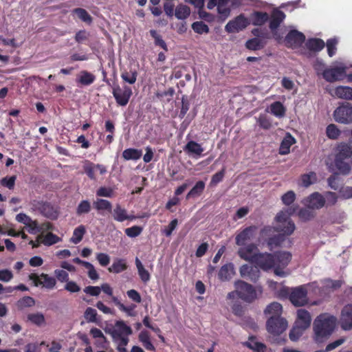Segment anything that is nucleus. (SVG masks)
<instances>
[{"label": "nucleus", "mask_w": 352, "mask_h": 352, "mask_svg": "<svg viewBox=\"0 0 352 352\" xmlns=\"http://www.w3.org/2000/svg\"><path fill=\"white\" fill-rule=\"evenodd\" d=\"M127 266L124 259H116L113 264L108 268V270L112 273H120L126 269Z\"/></svg>", "instance_id": "obj_42"}, {"label": "nucleus", "mask_w": 352, "mask_h": 352, "mask_svg": "<svg viewBox=\"0 0 352 352\" xmlns=\"http://www.w3.org/2000/svg\"><path fill=\"white\" fill-rule=\"evenodd\" d=\"M83 169L91 179H96L95 172L96 168L95 164L86 161L83 166Z\"/></svg>", "instance_id": "obj_52"}, {"label": "nucleus", "mask_w": 352, "mask_h": 352, "mask_svg": "<svg viewBox=\"0 0 352 352\" xmlns=\"http://www.w3.org/2000/svg\"><path fill=\"white\" fill-rule=\"evenodd\" d=\"M250 24L248 19L240 14L233 20L230 21L225 26V30L228 33L239 32Z\"/></svg>", "instance_id": "obj_11"}, {"label": "nucleus", "mask_w": 352, "mask_h": 352, "mask_svg": "<svg viewBox=\"0 0 352 352\" xmlns=\"http://www.w3.org/2000/svg\"><path fill=\"white\" fill-rule=\"evenodd\" d=\"M293 212L294 210L291 209L279 212L275 218L276 222V228L270 226L263 228L261 231V238L264 239L270 236L274 231L282 232L284 235H291L296 228L294 223L289 218Z\"/></svg>", "instance_id": "obj_3"}, {"label": "nucleus", "mask_w": 352, "mask_h": 352, "mask_svg": "<svg viewBox=\"0 0 352 352\" xmlns=\"http://www.w3.org/2000/svg\"><path fill=\"white\" fill-rule=\"evenodd\" d=\"M135 265L138 270V275L144 283H147L151 278V275L146 270L140 260L137 257L135 260Z\"/></svg>", "instance_id": "obj_34"}, {"label": "nucleus", "mask_w": 352, "mask_h": 352, "mask_svg": "<svg viewBox=\"0 0 352 352\" xmlns=\"http://www.w3.org/2000/svg\"><path fill=\"white\" fill-rule=\"evenodd\" d=\"M287 326V322L283 318H268L267 321V330L273 335L281 334L286 330Z\"/></svg>", "instance_id": "obj_10"}, {"label": "nucleus", "mask_w": 352, "mask_h": 352, "mask_svg": "<svg viewBox=\"0 0 352 352\" xmlns=\"http://www.w3.org/2000/svg\"><path fill=\"white\" fill-rule=\"evenodd\" d=\"M112 214L114 220L118 222H123L126 220H133L135 219V216L129 214L126 210L119 204L116 206L112 211Z\"/></svg>", "instance_id": "obj_21"}, {"label": "nucleus", "mask_w": 352, "mask_h": 352, "mask_svg": "<svg viewBox=\"0 0 352 352\" xmlns=\"http://www.w3.org/2000/svg\"><path fill=\"white\" fill-rule=\"evenodd\" d=\"M72 13L77 15V16L83 22L91 24L92 22V17L91 15L83 8H76L72 10Z\"/></svg>", "instance_id": "obj_46"}, {"label": "nucleus", "mask_w": 352, "mask_h": 352, "mask_svg": "<svg viewBox=\"0 0 352 352\" xmlns=\"http://www.w3.org/2000/svg\"><path fill=\"white\" fill-rule=\"evenodd\" d=\"M97 311L92 307H87L85 311L84 317L88 322L96 321Z\"/></svg>", "instance_id": "obj_57"}, {"label": "nucleus", "mask_w": 352, "mask_h": 352, "mask_svg": "<svg viewBox=\"0 0 352 352\" xmlns=\"http://www.w3.org/2000/svg\"><path fill=\"white\" fill-rule=\"evenodd\" d=\"M296 199V194L293 190H289L282 195L281 200L283 204L286 206L291 205Z\"/></svg>", "instance_id": "obj_56"}, {"label": "nucleus", "mask_w": 352, "mask_h": 352, "mask_svg": "<svg viewBox=\"0 0 352 352\" xmlns=\"http://www.w3.org/2000/svg\"><path fill=\"white\" fill-rule=\"evenodd\" d=\"M243 344L254 352H265L267 349L263 343L258 342L254 336L249 337L248 340Z\"/></svg>", "instance_id": "obj_25"}, {"label": "nucleus", "mask_w": 352, "mask_h": 352, "mask_svg": "<svg viewBox=\"0 0 352 352\" xmlns=\"http://www.w3.org/2000/svg\"><path fill=\"white\" fill-rule=\"evenodd\" d=\"M205 188V183L199 181L196 183L195 186L189 191L186 195V199L199 196Z\"/></svg>", "instance_id": "obj_45"}, {"label": "nucleus", "mask_w": 352, "mask_h": 352, "mask_svg": "<svg viewBox=\"0 0 352 352\" xmlns=\"http://www.w3.org/2000/svg\"><path fill=\"white\" fill-rule=\"evenodd\" d=\"M326 134L329 139L336 140L340 135L341 131L336 124H331L327 126Z\"/></svg>", "instance_id": "obj_47"}, {"label": "nucleus", "mask_w": 352, "mask_h": 352, "mask_svg": "<svg viewBox=\"0 0 352 352\" xmlns=\"http://www.w3.org/2000/svg\"><path fill=\"white\" fill-rule=\"evenodd\" d=\"M307 292L304 286L294 288L289 295L292 303L295 306H303L307 303Z\"/></svg>", "instance_id": "obj_13"}, {"label": "nucleus", "mask_w": 352, "mask_h": 352, "mask_svg": "<svg viewBox=\"0 0 352 352\" xmlns=\"http://www.w3.org/2000/svg\"><path fill=\"white\" fill-rule=\"evenodd\" d=\"M232 0H219L217 2V11L221 17L226 19L230 14Z\"/></svg>", "instance_id": "obj_24"}, {"label": "nucleus", "mask_w": 352, "mask_h": 352, "mask_svg": "<svg viewBox=\"0 0 352 352\" xmlns=\"http://www.w3.org/2000/svg\"><path fill=\"white\" fill-rule=\"evenodd\" d=\"M91 208V206L90 202L88 200H82L77 206L76 214L78 215L87 214L90 212Z\"/></svg>", "instance_id": "obj_51"}, {"label": "nucleus", "mask_w": 352, "mask_h": 352, "mask_svg": "<svg viewBox=\"0 0 352 352\" xmlns=\"http://www.w3.org/2000/svg\"><path fill=\"white\" fill-rule=\"evenodd\" d=\"M285 240V238L282 235H278L272 238H270L267 241V245L272 250L281 245Z\"/></svg>", "instance_id": "obj_54"}, {"label": "nucleus", "mask_w": 352, "mask_h": 352, "mask_svg": "<svg viewBox=\"0 0 352 352\" xmlns=\"http://www.w3.org/2000/svg\"><path fill=\"white\" fill-rule=\"evenodd\" d=\"M338 152L336 155V158L345 160L352 156V146L346 144H342L339 145L338 147Z\"/></svg>", "instance_id": "obj_36"}, {"label": "nucleus", "mask_w": 352, "mask_h": 352, "mask_svg": "<svg viewBox=\"0 0 352 352\" xmlns=\"http://www.w3.org/2000/svg\"><path fill=\"white\" fill-rule=\"evenodd\" d=\"M269 19V15L266 12H254L250 16L249 22L254 25H262Z\"/></svg>", "instance_id": "obj_28"}, {"label": "nucleus", "mask_w": 352, "mask_h": 352, "mask_svg": "<svg viewBox=\"0 0 352 352\" xmlns=\"http://www.w3.org/2000/svg\"><path fill=\"white\" fill-rule=\"evenodd\" d=\"M306 329L294 324L289 333V338L292 341H297L303 334Z\"/></svg>", "instance_id": "obj_48"}, {"label": "nucleus", "mask_w": 352, "mask_h": 352, "mask_svg": "<svg viewBox=\"0 0 352 352\" xmlns=\"http://www.w3.org/2000/svg\"><path fill=\"white\" fill-rule=\"evenodd\" d=\"M112 94L118 105L126 106L132 95V90L128 86L120 87L115 85L113 87Z\"/></svg>", "instance_id": "obj_8"}, {"label": "nucleus", "mask_w": 352, "mask_h": 352, "mask_svg": "<svg viewBox=\"0 0 352 352\" xmlns=\"http://www.w3.org/2000/svg\"><path fill=\"white\" fill-rule=\"evenodd\" d=\"M292 257V254L287 251H280L274 254L259 252L256 254L252 264L263 271L273 269L276 276L284 277L287 274L284 269L290 263Z\"/></svg>", "instance_id": "obj_1"}, {"label": "nucleus", "mask_w": 352, "mask_h": 352, "mask_svg": "<svg viewBox=\"0 0 352 352\" xmlns=\"http://www.w3.org/2000/svg\"><path fill=\"white\" fill-rule=\"evenodd\" d=\"M245 46L249 50H258L261 49L264 45L261 39L254 38L248 40L245 43Z\"/></svg>", "instance_id": "obj_50"}, {"label": "nucleus", "mask_w": 352, "mask_h": 352, "mask_svg": "<svg viewBox=\"0 0 352 352\" xmlns=\"http://www.w3.org/2000/svg\"><path fill=\"white\" fill-rule=\"evenodd\" d=\"M137 72L135 71L133 72H124L121 74V78L122 80L128 82L131 85H133L135 82L137 80Z\"/></svg>", "instance_id": "obj_55"}, {"label": "nucleus", "mask_w": 352, "mask_h": 352, "mask_svg": "<svg viewBox=\"0 0 352 352\" xmlns=\"http://www.w3.org/2000/svg\"><path fill=\"white\" fill-rule=\"evenodd\" d=\"M256 232V226H252L245 228L236 235V244L239 246H243L245 245L247 242L254 239Z\"/></svg>", "instance_id": "obj_15"}, {"label": "nucleus", "mask_w": 352, "mask_h": 352, "mask_svg": "<svg viewBox=\"0 0 352 352\" xmlns=\"http://www.w3.org/2000/svg\"><path fill=\"white\" fill-rule=\"evenodd\" d=\"M282 311V305L278 302H274L267 306L264 314L268 316L269 318H280Z\"/></svg>", "instance_id": "obj_23"}, {"label": "nucleus", "mask_w": 352, "mask_h": 352, "mask_svg": "<svg viewBox=\"0 0 352 352\" xmlns=\"http://www.w3.org/2000/svg\"><path fill=\"white\" fill-rule=\"evenodd\" d=\"M28 320L38 327H41L45 324V319L44 315L40 312L28 314Z\"/></svg>", "instance_id": "obj_43"}, {"label": "nucleus", "mask_w": 352, "mask_h": 352, "mask_svg": "<svg viewBox=\"0 0 352 352\" xmlns=\"http://www.w3.org/2000/svg\"><path fill=\"white\" fill-rule=\"evenodd\" d=\"M133 333L132 328L124 320H117L115 322L113 329L111 332L114 340H121L122 344L129 343V337Z\"/></svg>", "instance_id": "obj_6"}, {"label": "nucleus", "mask_w": 352, "mask_h": 352, "mask_svg": "<svg viewBox=\"0 0 352 352\" xmlns=\"http://www.w3.org/2000/svg\"><path fill=\"white\" fill-rule=\"evenodd\" d=\"M64 289L70 293H77L80 291V287L73 280H68L65 283Z\"/></svg>", "instance_id": "obj_64"}, {"label": "nucleus", "mask_w": 352, "mask_h": 352, "mask_svg": "<svg viewBox=\"0 0 352 352\" xmlns=\"http://www.w3.org/2000/svg\"><path fill=\"white\" fill-rule=\"evenodd\" d=\"M234 267L232 263H228L223 265L219 272V277L221 280L230 279L234 274Z\"/></svg>", "instance_id": "obj_29"}, {"label": "nucleus", "mask_w": 352, "mask_h": 352, "mask_svg": "<svg viewBox=\"0 0 352 352\" xmlns=\"http://www.w3.org/2000/svg\"><path fill=\"white\" fill-rule=\"evenodd\" d=\"M192 30L197 34L208 33L209 32L208 26L202 21H196L192 24Z\"/></svg>", "instance_id": "obj_53"}, {"label": "nucleus", "mask_w": 352, "mask_h": 352, "mask_svg": "<svg viewBox=\"0 0 352 352\" xmlns=\"http://www.w3.org/2000/svg\"><path fill=\"white\" fill-rule=\"evenodd\" d=\"M142 155V150L136 148H127L122 152V157L125 160H138Z\"/></svg>", "instance_id": "obj_35"}, {"label": "nucleus", "mask_w": 352, "mask_h": 352, "mask_svg": "<svg viewBox=\"0 0 352 352\" xmlns=\"http://www.w3.org/2000/svg\"><path fill=\"white\" fill-rule=\"evenodd\" d=\"M30 279L33 281L35 286L42 285L48 289L54 288L56 284V280L54 277L43 273L41 275L32 274L30 275Z\"/></svg>", "instance_id": "obj_12"}, {"label": "nucleus", "mask_w": 352, "mask_h": 352, "mask_svg": "<svg viewBox=\"0 0 352 352\" xmlns=\"http://www.w3.org/2000/svg\"><path fill=\"white\" fill-rule=\"evenodd\" d=\"M257 253H259V251L258 250L257 245L254 243H249L240 246L237 251V254L241 258L251 263H253L254 257H256Z\"/></svg>", "instance_id": "obj_14"}, {"label": "nucleus", "mask_w": 352, "mask_h": 352, "mask_svg": "<svg viewBox=\"0 0 352 352\" xmlns=\"http://www.w3.org/2000/svg\"><path fill=\"white\" fill-rule=\"evenodd\" d=\"M296 314L297 317L294 324L306 329H308L311 322V316L310 313L304 309H300L297 311Z\"/></svg>", "instance_id": "obj_20"}, {"label": "nucleus", "mask_w": 352, "mask_h": 352, "mask_svg": "<svg viewBox=\"0 0 352 352\" xmlns=\"http://www.w3.org/2000/svg\"><path fill=\"white\" fill-rule=\"evenodd\" d=\"M285 19V14L283 12L279 10L278 9H274L272 11L270 21V28L271 30L275 31Z\"/></svg>", "instance_id": "obj_22"}, {"label": "nucleus", "mask_w": 352, "mask_h": 352, "mask_svg": "<svg viewBox=\"0 0 352 352\" xmlns=\"http://www.w3.org/2000/svg\"><path fill=\"white\" fill-rule=\"evenodd\" d=\"M85 232L86 228L85 226H78L77 228L74 229L73 232V235L70 239V241L74 244H78L82 241Z\"/></svg>", "instance_id": "obj_38"}, {"label": "nucleus", "mask_w": 352, "mask_h": 352, "mask_svg": "<svg viewBox=\"0 0 352 352\" xmlns=\"http://www.w3.org/2000/svg\"><path fill=\"white\" fill-rule=\"evenodd\" d=\"M333 118L336 122L344 124L352 122V104L343 103L333 111Z\"/></svg>", "instance_id": "obj_7"}, {"label": "nucleus", "mask_w": 352, "mask_h": 352, "mask_svg": "<svg viewBox=\"0 0 352 352\" xmlns=\"http://www.w3.org/2000/svg\"><path fill=\"white\" fill-rule=\"evenodd\" d=\"M256 120L262 129H269L272 126L270 120L265 115H260L258 118H256Z\"/></svg>", "instance_id": "obj_58"}, {"label": "nucleus", "mask_w": 352, "mask_h": 352, "mask_svg": "<svg viewBox=\"0 0 352 352\" xmlns=\"http://www.w3.org/2000/svg\"><path fill=\"white\" fill-rule=\"evenodd\" d=\"M298 214L299 218L303 221L311 220L314 217V213L309 209L306 208L300 210Z\"/></svg>", "instance_id": "obj_61"}, {"label": "nucleus", "mask_w": 352, "mask_h": 352, "mask_svg": "<svg viewBox=\"0 0 352 352\" xmlns=\"http://www.w3.org/2000/svg\"><path fill=\"white\" fill-rule=\"evenodd\" d=\"M76 80L81 85H89L95 80V76L87 71H82L79 74Z\"/></svg>", "instance_id": "obj_39"}, {"label": "nucleus", "mask_w": 352, "mask_h": 352, "mask_svg": "<svg viewBox=\"0 0 352 352\" xmlns=\"http://www.w3.org/2000/svg\"><path fill=\"white\" fill-rule=\"evenodd\" d=\"M240 276L252 282H256L261 276V272L258 268L254 265L244 264L239 268Z\"/></svg>", "instance_id": "obj_16"}, {"label": "nucleus", "mask_w": 352, "mask_h": 352, "mask_svg": "<svg viewBox=\"0 0 352 352\" xmlns=\"http://www.w3.org/2000/svg\"><path fill=\"white\" fill-rule=\"evenodd\" d=\"M184 151L190 155L200 157L204 149L201 144L192 140L186 144Z\"/></svg>", "instance_id": "obj_27"}, {"label": "nucleus", "mask_w": 352, "mask_h": 352, "mask_svg": "<svg viewBox=\"0 0 352 352\" xmlns=\"http://www.w3.org/2000/svg\"><path fill=\"white\" fill-rule=\"evenodd\" d=\"M190 14V9L188 6L179 4L175 8V15L178 19H186Z\"/></svg>", "instance_id": "obj_44"}, {"label": "nucleus", "mask_w": 352, "mask_h": 352, "mask_svg": "<svg viewBox=\"0 0 352 352\" xmlns=\"http://www.w3.org/2000/svg\"><path fill=\"white\" fill-rule=\"evenodd\" d=\"M34 305V300L30 296H25L17 302V306L20 309L32 307Z\"/></svg>", "instance_id": "obj_60"}, {"label": "nucleus", "mask_w": 352, "mask_h": 352, "mask_svg": "<svg viewBox=\"0 0 352 352\" xmlns=\"http://www.w3.org/2000/svg\"><path fill=\"white\" fill-rule=\"evenodd\" d=\"M45 342H41V343L38 342H32L25 345L24 348V352H40L41 351V346L45 345Z\"/></svg>", "instance_id": "obj_59"}, {"label": "nucleus", "mask_w": 352, "mask_h": 352, "mask_svg": "<svg viewBox=\"0 0 352 352\" xmlns=\"http://www.w3.org/2000/svg\"><path fill=\"white\" fill-rule=\"evenodd\" d=\"M305 39V36L302 33L297 30H291L285 36V42L288 47L297 48L302 44Z\"/></svg>", "instance_id": "obj_17"}, {"label": "nucleus", "mask_w": 352, "mask_h": 352, "mask_svg": "<svg viewBox=\"0 0 352 352\" xmlns=\"http://www.w3.org/2000/svg\"><path fill=\"white\" fill-rule=\"evenodd\" d=\"M338 41L336 38H331L327 41V52L330 57H332L336 52Z\"/></svg>", "instance_id": "obj_62"}, {"label": "nucleus", "mask_w": 352, "mask_h": 352, "mask_svg": "<svg viewBox=\"0 0 352 352\" xmlns=\"http://www.w3.org/2000/svg\"><path fill=\"white\" fill-rule=\"evenodd\" d=\"M30 206L32 212H38L48 219L54 220L58 216L57 208L49 202L33 199L30 202Z\"/></svg>", "instance_id": "obj_5"}, {"label": "nucleus", "mask_w": 352, "mask_h": 352, "mask_svg": "<svg viewBox=\"0 0 352 352\" xmlns=\"http://www.w3.org/2000/svg\"><path fill=\"white\" fill-rule=\"evenodd\" d=\"M340 326L344 331L352 330V305H345L340 316Z\"/></svg>", "instance_id": "obj_18"}, {"label": "nucleus", "mask_w": 352, "mask_h": 352, "mask_svg": "<svg viewBox=\"0 0 352 352\" xmlns=\"http://www.w3.org/2000/svg\"><path fill=\"white\" fill-rule=\"evenodd\" d=\"M140 342L142 344L146 350L155 351V347L151 340V336L147 331H142L138 336Z\"/></svg>", "instance_id": "obj_31"}, {"label": "nucleus", "mask_w": 352, "mask_h": 352, "mask_svg": "<svg viewBox=\"0 0 352 352\" xmlns=\"http://www.w3.org/2000/svg\"><path fill=\"white\" fill-rule=\"evenodd\" d=\"M38 239H41V243L47 246L52 245L61 241L60 237L52 232H48L45 235L40 234L38 236Z\"/></svg>", "instance_id": "obj_33"}, {"label": "nucleus", "mask_w": 352, "mask_h": 352, "mask_svg": "<svg viewBox=\"0 0 352 352\" xmlns=\"http://www.w3.org/2000/svg\"><path fill=\"white\" fill-rule=\"evenodd\" d=\"M346 67L345 66H335L325 69L322 72L323 78L329 82L340 81L346 78Z\"/></svg>", "instance_id": "obj_9"}, {"label": "nucleus", "mask_w": 352, "mask_h": 352, "mask_svg": "<svg viewBox=\"0 0 352 352\" xmlns=\"http://www.w3.org/2000/svg\"><path fill=\"white\" fill-rule=\"evenodd\" d=\"M54 275L57 280L60 283H67L69 280V274L64 270H54Z\"/></svg>", "instance_id": "obj_63"}, {"label": "nucleus", "mask_w": 352, "mask_h": 352, "mask_svg": "<svg viewBox=\"0 0 352 352\" xmlns=\"http://www.w3.org/2000/svg\"><path fill=\"white\" fill-rule=\"evenodd\" d=\"M295 138L289 133H287L283 140L281 142L279 153L280 155H287L290 151V147L295 144Z\"/></svg>", "instance_id": "obj_26"}, {"label": "nucleus", "mask_w": 352, "mask_h": 352, "mask_svg": "<svg viewBox=\"0 0 352 352\" xmlns=\"http://www.w3.org/2000/svg\"><path fill=\"white\" fill-rule=\"evenodd\" d=\"M337 324V318L328 313L318 316L313 323L314 340L322 342L333 333Z\"/></svg>", "instance_id": "obj_2"}, {"label": "nucleus", "mask_w": 352, "mask_h": 352, "mask_svg": "<svg viewBox=\"0 0 352 352\" xmlns=\"http://www.w3.org/2000/svg\"><path fill=\"white\" fill-rule=\"evenodd\" d=\"M234 285L239 298L248 302H253L257 298L258 295H261L263 292L261 287L258 286L254 288L252 285L243 280L236 281Z\"/></svg>", "instance_id": "obj_4"}, {"label": "nucleus", "mask_w": 352, "mask_h": 352, "mask_svg": "<svg viewBox=\"0 0 352 352\" xmlns=\"http://www.w3.org/2000/svg\"><path fill=\"white\" fill-rule=\"evenodd\" d=\"M335 96L340 99L352 100V87L338 86L335 89Z\"/></svg>", "instance_id": "obj_30"}, {"label": "nucleus", "mask_w": 352, "mask_h": 352, "mask_svg": "<svg viewBox=\"0 0 352 352\" xmlns=\"http://www.w3.org/2000/svg\"><path fill=\"white\" fill-rule=\"evenodd\" d=\"M317 181V176L314 172L303 174L300 177V185L304 187H308Z\"/></svg>", "instance_id": "obj_41"}, {"label": "nucleus", "mask_w": 352, "mask_h": 352, "mask_svg": "<svg viewBox=\"0 0 352 352\" xmlns=\"http://www.w3.org/2000/svg\"><path fill=\"white\" fill-rule=\"evenodd\" d=\"M307 47L311 51L318 52L324 47V42L320 38H311L306 42Z\"/></svg>", "instance_id": "obj_37"}, {"label": "nucleus", "mask_w": 352, "mask_h": 352, "mask_svg": "<svg viewBox=\"0 0 352 352\" xmlns=\"http://www.w3.org/2000/svg\"><path fill=\"white\" fill-rule=\"evenodd\" d=\"M335 165L337 169L338 170L339 173L343 175L348 174L351 170L349 164L344 162V160L336 158Z\"/></svg>", "instance_id": "obj_49"}, {"label": "nucleus", "mask_w": 352, "mask_h": 352, "mask_svg": "<svg viewBox=\"0 0 352 352\" xmlns=\"http://www.w3.org/2000/svg\"><path fill=\"white\" fill-rule=\"evenodd\" d=\"M270 112L277 118H283L285 115L286 108L280 102H274L269 107Z\"/></svg>", "instance_id": "obj_32"}, {"label": "nucleus", "mask_w": 352, "mask_h": 352, "mask_svg": "<svg viewBox=\"0 0 352 352\" xmlns=\"http://www.w3.org/2000/svg\"><path fill=\"white\" fill-rule=\"evenodd\" d=\"M303 204L309 209H319L324 205V199L318 192H314L302 201Z\"/></svg>", "instance_id": "obj_19"}, {"label": "nucleus", "mask_w": 352, "mask_h": 352, "mask_svg": "<svg viewBox=\"0 0 352 352\" xmlns=\"http://www.w3.org/2000/svg\"><path fill=\"white\" fill-rule=\"evenodd\" d=\"M94 206L96 210L99 212L107 210L112 211V205L111 202L107 199H98L94 202Z\"/></svg>", "instance_id": "obj_40"}]
</instances>
